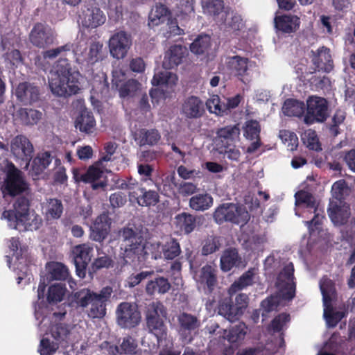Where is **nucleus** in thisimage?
Listing matches in <instances>:
<instances>
[{
    "label": "nucleus",
    "mask_w": 355,
    "mask_h": 355,
    "mask_svg": "<svg viewBox=\"0 0 355 355\" xmlns=\"http://www.w3.org/2000/svg\"><path fill=\"white\" fill-rule=\"evenodd\" d=\"M213 205V198L208 193H199L190 198L189 206L196 211H205Z\"/></svg>",
    "instance_id": "42"
},
{
    "label": "nucleus",
    "mask_w": 355,
    "mask_h": 355,
    "mask_svg": "<svg viewBox=\"0 0 355 355\" xmlns=\"http://www.w3.org/2000/svg\"><path fill=\"white\" fill-rule=\"evenodd\" d=\"M223 337L230 343H236L243 340L247 334V326L240 322L228 331L223 330Z\"/></svg>",
    "instance_id": "44"
},
{
    "label": "nucleus",
    "mask_w": 355,
    "mask_h": 355,
    "mask_svg": "<svg viewBox=\"0 0 355 355\" xmlns=\"http://www.w3.org/2000/svg\"><path fill=\"white\" fill-rule=\"evenodd\" d=\"M328 213L331 221L335 225H342L347 220L350 216L349 207L343 201L334 202L332 200L329 203Z\"/></svg>",
    "instance_id": "25"
},
{
    "label": "nucleus",
    "mask_w": 355,
    "mask_h": 355,
    "mask_svg": "<svg viewBox=\"0 0 355 355\" xmlns=\"http://www.w3.org/2000/svg\"><path fill=\"white\" fill-rule=\"evenodd\" d=\"M169 12L163 5H157L149 14L148 25L150 27L158 26L169 19Z\"/></svg>",
    "instance_id": "41"
},
{
    "label": "nucleus",
    "mask_w": 355,
    "mask_h": 355,
    "mask_svg": "<svg viewBox=\"0 0 355 355\" xmlns=\"http://www.w3.org/2000/svg\"><path fill=\"white\" fill-rule=\"evenodd\" d=\"M216 142L220 147L233 145L239 139L240 128L238 125H229L221 128L216 132Z\"/></svg>",
    "instance_id": "27"
},
{
    "label": "nucleus",
    "mask_w": 355,
    "mask_h": 355,
    "mask_svg": "<svg viewBox=\"0 0 355 355\" xmlns=\"http://www.w3.org/2000/svg\"><path fill=\"white\" fill-rule=\"evenodd\" d=\"M311 53L313 62L318 70L329 72L333 69V60L329 49L322 46Z\"/></svg>",
    "instance_id": "28"
},
{
    "label": "nucleus",
    "mask_w": 355,
    "mask_h": 355,
    "mask_svg": "<svg viewBox=\"0 0 355 355\" xmlns=\"http://www.w3.org/2000/svg\"><path fill=\"white\" fill-rule=\"evenodd\" d=\"M211 46V38L207 35H199L190 45L191 51L196 55L206 53Z\"/></svg>",
    "instance_id": "57"
},
{
    "label": "nucleus",
    "mask_w": 355,
    "mask_h": 355,
    "mask_svg": "<svg viewBox=\"0 0 355 355\" xmlns=\"http://www.w3.org/2000/svg\"><path fill=\"white\" fill-rule=\"evenodd\" d=\"M204 220L202 216H195L189 213L183 212L178 214L174 218V223L178 229L185 234H190Z\"/></svg>",
    "instance_id": "24"
},
{
    "label": "nucleus",
    "mask_w": 355,
    "mask_h": 355,
    "mask_svg": "<svg viewBox=\"0 0 355 355\" xmlns=\"http://www.w3.org/2000/svg\"><path fill=\"white\" fill-rule=\"evenodd\" d=\"M94 249L89 244L76 245L72 250L77 275L83 278L85 276V269L93 256Z\"/></svg>",
    "instance_id": "17"
},
{
    "label": "nucleus",
    "mask_w": 355,
    "mask_h": 355,
    "mask_svg": "<svg viewBox=\"0 0 355 355\" xmlns=\"http://www.w3.org/2000/svg\"><path fill=\"white\" fill-rule=\"evenodd\" d=\"M42 116V113L40 111L19 108L13 114V121L15 123L32 125L37 123Z\"/></svg>",
    "instance_id": "32"
},
{
    "label": "nucleus",
    "mask_w": 355,
    "mask_h": 355,
    "mask_svg": "<svg viewBox=\"0 0 355 355\" xmlns=\"http://www.w3.org/2000/svg\"><path fill=\"white\" fill-rule=\"evenodd\" d=\"M130 200L135 198L140 206H154L159 202V195L155 191H146L144 188L139 187L137 191H130Z\"/></svg>",
    "instance_id": "34"
},
{
    "label": "nucleus",
    "mask_w": 355,
    "mask_h": 355,
    "mask_svg": "<svg viewBox=\"0 0 355 355\" xmlns=\"http://www.w3.org/2000/svg\"><path fill=\"white\" fill-rule=\"evenodd\" d=\"M178 80L176 74L166 70L155 73L151 81L152 84L160 88L150 90V95L153 103L158 104L160 98H164L166 94L173 92Z\"/></svg>",
    "instance_id": "10"
},
{
    "label": "nucleus",
    "mask_w": 355,
    "mask_h": 355,
    "mask_svg": "<svg viewBox=\"0 0 355 355\" xmlns=\"http://www.w3.org/2000/svg\"><path fill=\"white\" fill-rule=\"evenodd\" d=\"M47 311V306L46 304L37 302L35 304V315L37 320L41 319L38 324L39 329L41 332H44L42 336L37 352L40 355H53L59 349L60 344L50 338V334L47 331L48 325L49 324V318L44 315Z\"/></svg>",
    "instance_id": "6"
},
{
    "label": "nucleus",
    "mask_w": 355,
    "mask_h": 355,
    "mask_svg": "<svg viewBox=\"0 0 355 355\" xmlns=\"http://www.w3.org/2000/svg\"><path fill=\"white\" fill-rule=\"evenodd\" d=\"M203 13L213 18L218 25L225 21L230 14V8L225 7L222 0H209L202 2Z\"/></svg>",
    "instance_id": "19"
},
{
    "label": "nucleus",
    "mask_w": 355,
    "mask_h": 355,
    "mask_svg": "<svg viewBox=\"0 0 355 355\" xmlns=\"http://www.w3.org/2000/svg\"><path fill=\"white\" fill-rule=\"evenodd\" d=\"M279 137L287 147L288 150L293 151L297 148L298 146V138L295 133L283 130L279 132Z\"/></svg>",
    "instance_id": "62"
},
{
    "label": "nucleus",
    "mask_w": 355,
    "mask_h": 355,
    "mask_svg": "<svg viewBox=\"0 0 355 355\" xmlns=\"http://www.w3.org/2000/svg\"><path fill=\"white\" fill-rule=\"evenodd\" d=\"M0 169L6 173V178L1 187L4 197L6 195L14 196L28 189V184L21 172L12 163L3 159L2 163H0Z\"/></svg>",
    "instance_id": "7"
},
{
    "label": "nucleus",
    "mask_w": 355,
    "mask_h": 355,
    "mask_svg": "<svg viewBox=\"0 0 355 355\" xmlns=\"http://www.w3.org/2000/svg\"><path fill=\"white\" fill-rule=\"evenodd\" d=\"M96 293L87 288H83L74 293L73 297L75 303L80 307H86L97 297Z\"/></svg>",
    "instance_id": "55"
},
{
    "label": "nucleus",
    "mask_w": 355,
    "mask_h": 355,
    "mask_svg": "<svg viewBox=\"0 0 355 355\" xmlns=\"http://www.w3.org/2000/svg\"><path fill=\"white\" fill-rule=\"evenodd\" d=\"M238 258V253L235 249L225 250L220 257L221 270L225 272L230 270L236 266Z\"/></svg>",
    "instance_id": "58"
},
{
    "label": "nucleus",
    "mask_w": 355,
    "mask_h": 355,
    "mask_svg": "<svg viewBox=\"0 0 355 355\" xmlns=\"http://www.w3.org/2000/svg\"><path fill=\"white\" fill-rule=\"evenodd\" d=\"M307 112L304 121L307 124L323 122L327 117V102L322 97L313 96L306 101Z\"/></svg>",
    "instance_id": "13"
},
{
    "label": "nucleus",
    "mask_w": 355,
    "mask_h": 355,
    "mask_svg": "<svg viewBox=\"0 0 355 355\" xmlns=\"http://www.w3.org/2000/svg\"><path fill=\"white\" fill-rule=\"evenodd\" d=\"M46 270L49 278L52 280H64L69 275L68 269L58 262H51L46 265Z\"/></svg>",
    "instance_id": "47"
},
{
    "label": "nucleus",
    "mask_w": 355,
    "mask_h": 355,
    "mask_svg": "<svg viewBox=\"0 0 355 355\" xmlns=\"http://www.w3.org/2000/svg\"><path fill=\"white\" fill-rule=\"evenodd\" d=\"M207 107L211 113L218 116H223L227 114V108L225 106V101H221L217 95H212L207 100Z\"/></svg>",
    "instance_id": "59"
},
{
    "label": "nucleus",
    "mask_w": 355,
    "mask_h": 355,
    "mask_svg": "<svg viewBox=\"0 0 355 355\" xmlns=\"http://www.w3.org/2000/svg\"><path fill=\"white\" fill-rule=\"evenodd\" d=\"M112 292L110 287L103 288L98 294L97 297L90 304L88 315L92 318H101L106 313L105 302L109 299Z\"/></svg>",
    "instance_id": "23"
},
{
    "label": "nucleus",
    "mask_w": 355,
    "mask_h": 355,
    "mask_svg": "<svg viewBox=\"0 0 355 355\" xmlns=\"http://www.w3.org/2000/svg\"><path fill=\"white\" fill-rule=\"evenodd\" d=\"M79 18L83 26L91 28L103 25L106 20L103 12L96 6L87 7L83 10Z\"/></svg>",
    "instance_id": "20"
},
{
    "label": "nucleus",
    "mask_w": 355,
    "mask_h": 355,
    "mask_svg": "<svg viewBox=\"0 0 355 355\" xmlns=\"http://www.w3.org/2000/svg\"><path fill=\"white\" fill-rule=\"evenodd\" d=\"M255 275L254 269H251L244 273L237 281L232 284L228 290V293L232 295L238 291L251 285Z\"/></svg>",
    "instance_id": "54"
},
{
    "label": "nucleus",
    "mask_w": 355,
    "mask_h": 355,
    "mask_svg": "<svg viewBox=\"0 0 355 355\" xmlns=\"http://www.w3.org/2000/svg\"><path fill=\"white\" fill-rule=\"evenodd\" d=\"M237 211V205L232 203H225L218 207L214 213V218L215 221L221 224L224 222L235 220L234 214Z\"/></svg>",
    "instance_id": "38"
},
{
    "label": "nucleus",
    "mask_w": 355,
    "mask_h": 355,
    "mask_svg": "<svg viewBox=\"0 0 355 355\" xmlns=\"http://www.w3.org/2000/svg\"><path fill=\"white\" fill-rule=\"evenodd\" d=\"M131 46V36L123 31L114 33L108 42L110 53L111 56L116 60L125 58Z\"/></svg>",
    "instance_id": "14"
},
{
    "label": "nucleus",
    "mask_w": 355,
    "mask_h": 355,
    "mask_svg": "<svg viewBox=\"0 0 355 355\" xmlns=\"http://www.w3.org/2000/svg\"><path fill=\"white\" fill-rule=\"evenodd\" d=\"M124 8L119 0H110L107 14L110 18L114 21L121 19L123 17Z\"/></svg>",
    "instance_id": "64"
},
{
    "label": "nucleus",
    "mask_w": 355,
    "mask_h": 355,
    "mask_svg": "<svg viewBox=\"0 0 355 355\" xmlns=\"http://www.w3.org/2000/svg\"><path fill=\"white\" fill-rule=\"evenodd\" d=\"M17 98L25 104H31L37 101L39 98V90L37 87L27 83H20L16 90Z\"/></svg>",
    "instance_id": "35"
},
{
    "label": "nucleus",
    "mask_w": 355,
    "mask_h": 355,
    "mask_svg": "<svg viewBox=\"0 0 355 355\" xmlns=\"http://www.w3.org/2000/svg\"><path fill=\"white\" fill-rule=\"evenodd\" d=\"M6 66L9 69L18 67L22 63L21 55L18 50L12 49L4 55Z\"/></svg>",
    "instance_id": "63"
},
{
    "label": "nucleus",
    "mask_w": 355,
    "mask_h": 355,
    "mask_svg": "<svg viewBox=\"0 0 355 355\" xmlns=\"http://www.w3.org/2000/svg\"><path fill=\"white\" fill-rule=\"evenodd\" d=\"M119 324L125 328L137 326L141 320V314L137 306L134 303H121L116 311Z\"/></svg>",
    "instance_id": "15"
},
{
    "label": "nucleus",
    "mask_w": 355,
    "mask_h": 355,
    "mask_svg": "<svg viewBox=\"0 0 355 355\" xmlns=\"http://www.w3.org/2000/svg\"><path fill=\"white\" fill-rule=\"evenodd\" d=\"M42 213L47 220L60 218L63 212V206L60 200L51 198L42 204Z\"/></svg>",
    "instance_id": "37"
},
{
    "label": "nucleus",
    "mask_w": 355,
    "mask_h": 355,
    "mask_svg": "<svg viewBox=\"0 0 355 355\" xmlns=\"http://www.w3.org/2000/svg\"><path fill=\"white\" fill-rule=\"evenodd\" d=\"M121 98H130L135 96L141 89V84L136 80L130 79L118 89Z\"/></svg>",
    "instance_id": "56"
},
{
    "label": "nucleus",
    "mask_w": 355,
    "mask_h": 355,
    "mask_svg": "<svg viewBox=\"0 0 355 355\" xmlns=\"http://www.w3.org/2000/svg\"><path fill=\"white\" fill-rule=\"evenodd\" d=\"M137 347L138 344L134 338L125 337L123 338L119 348L116 346H110L109 353L112 354H116V353L134 354L137 353Z\"/></svg>",
    "instance_id": "46"
},
{
    "label": "nucleus",
    "mask_w": 355,
    "mask_h": 355,
    "mask_svg": "<svg viewBox=\"0 0 355 355\" xmlns=\"http://www.w3.org/2000/svg\"><path fill=\"white\" fill-rule=\"evenodd\" d=\"M178 321L180 327V331H191L198 328L200 326V321L198 318L189 313H182L178 317ZM182 334V340L184 343H190L192 340V337L190 334L186 336H183Z\"/></svg>",
    "instance_id": "33"
},
{
    "label": "nucleus",
    "mask_w": 355,
    "mask_h": 355,
    "mask_svg": "<svg viewBox=\"0 0 355 355\" xmlns=\"http://www.w3.org/2000/svg\"><path fill=\"white\" fill-rule=\"evenodd\" d=\"M30 40L33 45L44 48L53 42V33L49 27L37 24L31 32Z\"/></svg>",
    "instance_id": "21"
},
{
    "label": "nucleus",
    "mask_w": 355,
    "mask_h": 355,
    "mask_svg": "<svg viewBox=\"0 0 355 355\" xmlns=\"http://www.w3.org/2000/svg\"><path fill=\"white\" fill-rule=\"evenodd\" d=\"M283 113L289 116H301L304 112V105L297 100L288 99L282 107Z\"/></svg>",
    "instance_id": "53"
},
{
    "label": "nucleus",
    "mask_w": 355,
    "mask_h": 355,
    "mask_svg": "<svg viewBox=\"0 0 355 355\" xmlns=\"http://www.w3.org/2000/svg\"><path fill=\"white\" fill-rule=\"evenodd\" d=\"M47 331L50 334V338L58 341L60 345L67 338L69 334L68 327L62 323H56L51 325L49 322Z\"/></svg>",
    "instance_id": "49"
},
{
    "label": "nucleus",
    "mask_w": 355,
    "mask_h": 355,
    "mask_svg": "<svg viewBox=\"0 0 355 355\" xmlns=\"http://www.w3.org/2000/svg\"><path fill=\"white\" fill-rule=\"evenodd\" d=\"M194 279L199 287L207 288L211 292L214 288L217 282L216 269L210 265H205L196 272Z\"/></svg>",
    "instance_id": "22"
},
{
    "label": "nucleus",
    "mask_w": 355,
    "mask_h": 355,
    "mask_svg": "<svg viewBox=\"0 0 355 355\" xmlns=\"http://www.w3.org/2000/svg\"><path fill=\"white\" fill-rule=\"evenodd\" d=\"M67 294L68 290L64 284L55 283L49 287L46 299L50 304H57L64 300Z\"/></svg>",
    "instance_id": "40"
},
{
    "label": "nucleus",
    "mask_w": 355,
    "mask_h": 355,
    "mask_svg": "<svg viewBox=\"0 0 355 355\" xmlns=\"http://www.w3.org/2000/svg\"><path fill=\"white\" fill-rule=\"evenodd\" d=\"M76 128L85 133H92L95 130L96 121L92 114L87 110H83L77 117Z\"/></svg>",
    "instance_id": "39"
},
{
    "label": "nucleus",
    "mask_w": 355,
    "mask_h": 355,
    "mask_svg": "<svg viewBox=\"0 0 355 355\" xmlns=\"http://www.w3.org/2000/svg\"><path fill=\"white\" fill-rule=\"evenodd\" d=\"M171 288V284L168 279L164 277H158L154 280L149 281L146 286V292L148 295H154L156 293L164 294Z\"/></svg>",
    "instance_id": "43"
},
{
    "label": "nucleus",
    "mask_w": 355,
    "mask_h": 355,
    "mask_svg": "<svg viewBox=\"0 0 355 355\" xmlns=\"http://www.w3.org/2000/svg\"><path fill=\"white\" fill-rule=\"evenodd\" d=\"M10 150L14 156L26 162V166L33 157V146L27 137L23 135L15 137L10 141Z\"/></svg>",
    "instance_id": "18"
},
{
    "label": "nucleus",
    "mask_w": 355,
    "mask_h": 355,
    "mask_svg": "<svg viewBox=\"0 0 355 355\" xmlns=\"http://www.w3.org/2000/svg\"><path fill=\"white\" fill-rule=\"evenodd\" d=\"M219 25L223 26L227 31L235 32L244 27V22L241 15L230 10V14L225 17V21L220 23Z\"/></svg>",
    "instance_id": "50"
},
{
    "label": "nucleus",
    "mask_w": 355,
    "mask_h": 355,
    "mask_svg": "<svg viewBox=\"0 0 355 355\" xmlns=\"http://www.w3.org/2000/svg\"><path fill=\"white\" fill-rule=\"evenodd\" d=\"M203 112V103L196 96L187 98L182 105L181 112L189 119L198 118L202 116Z\"/></svg>",
    "instance_id": "30"
},
{
    "label": "nucleus",
    "mask_w": 355,
    "mask_h": 355,
    "mask_svg": "<svg viewBox=\"0 0 355 355\" xmlns=\"http://www.w3.org/2000/svg\"><path fill=\"white\" fill-rule=\"evenodd\" d=\"M51 161L52 158L49 153L44 152L39 154L32 163L33 175H40L49 166Z\"/></svg>",
    "instance_id": "51"
},
{
    "label": "nucleus",
    "mask_w": 355,
    "mask_h": 355,
    "mask_svg": "<svg viewBox=\"0 0 355 355\" xmlns=\"http://www.w3.org/2000/svg\"><path fill=\"white\" fill-rule=\"evenodd\" d=\"M166 317V308L160 302H153L146 306V320L147 327L157 339L166 337V327L164 324V320Z\"/></svg>",
    "instance_id": "8"
},
{
    "label": "nucleus",
    "mask_w": 355,
    "mask_h": 355,
    "mask_svg": "<svg viewBox=\"0 0 355 355\" xmlns=\"http://www.w3.org/2000/svg\"><path fill=\"white\" fill-rule=\"evenodd\" d=\"M187 53V49L181 45L171 46L165 53L163 67L165 69H173L180 64Z\"/></svg>",
    "instance_id": "29"
},
{
    "label": "nucleus",
    "mask_w": 355,
    "mask_h": 355,
    "mask_svg": "<svg viewBox=\"0 0 355 355\" xmlns=\"http://www.w3.org/2000/svg\"><path fill=\"white\" fill-rule=\"evenodd\" d=\"M1 219L6 220L10 228L19 231L37 230L42 225V218L30 210L28 200L24 198H19L12 209L4 211Z\"/></svg>",
    "instance_id": "4"
},
{
    "label": "nucleus",
    "mask_w": 355,
    "mask_h": 355,
    "mask_svg": "<svg viewBox=\"0 0 355 355\" xmlns=\"http://www.w3.org/2000/svg\"><path fill=\"white\" fill-rule=\"evenodd\" d=\"M320 288L322 295L324 305V317L329 327H335L344 317V313L334 311L331 306V301L335 296V288L332 281L328 278H322L320 282Z\"/></svg>",
    "instance_id": "9"
},
{
    "label": "nucleus",
    "mask_w": 355,
    "mask_h": 355,
    "mask_svg": "<svg viewBox=\"0 0 355 355\" xmlns=\"http://www.w3.org/2000/svg\"><path fill=\"white\" fill-rule=\"evenodd\" d=\"M349 188L344 180H340L336 182L331 187V193L336 202L343 201V200L349 194Z\"/></svg>",
    "instance_id": "60"
},
{
    "label": "nucleus",
    "mask_w": 355,
    "mask_h": 355,
    "mask_svg": "<svg viewBox=\"0 0 355 355\" xmlns=\"http://www.w3.org/2000/svg\"><path fill=\"white\" fill-rule=\"evenodd\" d=\"M107 166V164H103L102 162L100 161L96 162L94 165L90 166L86 171L85 182L93 183L92 188L94 189H97L100 187H104L106 185L105 182L101 181L98 183H94V182L103 178L105 172L111 171V169L107 170L105 168Z\"/></svg>",
    "instance_id": "31"
},
{
    "label": "nucleus",
    "mask_w": 355,
    "mask_h": 355,
    "mask_svg": "<svg viewBox=\"0 0 355 355\" xmlns=\"http://www.w3.org/2000/svg\"><path fill=\"white\" fill-rule=\"evenodd\" d=\"M111 220L106 214L98 216L91 226V236L96 241H102L108 235Z\"/></svg>",
    "instance_id": "26"
},
{
    "label": "nucleus",
    "mask_w": 355,
    "mask_h": 355,
    "mask_svg": "<svg viewBox=\"0 0 355 355\" xmlns=\"http://www.w3.org/2000/svg\"><path fill=\"white\" fill-rule=\"evenodd\" d=\"M300 18L295 15H280L275 18V28L284 33L295 32L300 26Z\"/></svg>",
    "instance_id": "36"
},
{
    "label": "nucleus",
    "mask_w": 355,
    "mask_h": 355,
    "mask_svg": "<svg viewBox=\"0 0 355 355\" xmlns=\"http://www.w3.org/2000/svg\"><path fill=\"white\" fill-rule=\"evenodd\" d=\"M295 215L304 216V213L314 214V217L311 221L305 222L310 234L315 236L316 232L320 230V225L323 218L319 213H317V202L314 197L307 191H300L295 195Z\"/></svg>",
    "instance_id": "5"
},
{
    "label": "nucleus",
    "mask_w": 355,
    "mask_h": 355,
    "mask_svg": "<svg viewBox=\"0 0 355 355\" xmlns=\"http://www.w3.org/2000/svg\"><path fill=\"white\" fill-rule=\"evenodd\" d=\"M225 64L227 69L243 83H247L250 81L251 72L255 67L254 62L249 60L247 58L240 55L226 58Z\"/></svg>",
    "instance_id": "11"
},
{
    "label": "nucleus",
    "mask_w": 355,
    "mask_h": 355,
    "mask_svg": "<svg viewBox=\"0 0 355 355\" xmlns=\"http://www.w3.org/2000/svg\"><path fill=\"white\" fill-rule=\"evenodd\" d=\"M157 343L161 347L159 355H180V351L174 347L172 340L167 336L157 339Z\"/></svg>",
    "instance_id": "61"
},
{
    "label": "nucleus",
    "mask_w": 355,
    "mask_h": 355,
    "mask_svg": "<svg viewBox=\"0 0 355 355\" xmlns=\"http://www.w3.org/2000/svg\"><path fill=\"white\" fill-rule=\"evenodd\" d=\"M60 60L50 71L49 85L51 92L58 96H71L80 89L79 72L72 71L68 58Z\"/></svg>",
    "instance_id": "3"
},
{
    "label": "nucleus",
    "mask_w": 355,
    "mask_h": 355,
    "mask_svg": "<svg viewBox=\"0 0 355 355\" xmlns=\"http://www.w3.org/2000/svg\"><path fill=\"white\" fill-rule=\"evenodd\" d=\"M293 272V265L292 263H289L285 266L277 278V287L279 291V295L284 300H289L294 296Z\"/></svg>",
    "instance_id": "16"
},
{
    "label": "nucleus",
    "mask_w": 355,
    "mask_h": 355,
    "mask_svg": "<svg viewBox=\"0 0 355 355\" xmlns=\"http://www.w3.org/2000/svg\"><path fill=\"white\" fill-rule=\"evenodd\" d=\"M162 255L166 259H173L180 253V247L176 240L166 238L162 240Z\"/></svg>",
    "instance_id": "52"
},
{
    "label": "nucleus",
    "mask_w": 355,
    "mask_h": 355,
    "mask_svg": "<svg viewBox=\"0 0 355 355\" xmlns=\"http://www.w3.org/2000/svg\"><path fill=\"white\" fill-rule=\"evenodd\" d=\"M121 250L124 251V259L142 261L148 256L153 259L162 257V241L143 243L141 234L132 227L124 228L121 233Z\"/></svg>",
    "instance_id": "2"
},
{
    "label": "nucleus",
    "mask_w": 355,
    "mask_h": 355,
    "mask_svg": "<svg viewBox=\"0 0 355 355\" xmlns=\"http://www.w3.org/2000/svg\"><path fill=\"white\" fill-rule=\"evenodd\" d=\"M160 139L159 132L155 130L142 129L135 134V139L140 146L154 145Z\"/></svg>",
    "instance_id": "48"
},
{
    "label": "nucleus",
    "mask_w": 355,
    "mask_h": 355,
    "mask_svg": "<svg viewBox=\"0 0 355 355\" xmlns=\"http://www.w3.org/2000/svg\"><path fill=\"white\" fill-rule=\"evenodd\" d=\"M248 304V297L245 294H239L236 297L235 306L232 304L230 297L219 302L218 313L230 322L237 320L243 315Z\"/></svg>",
    "instance_id": "12"
},
{
    "label": "nucleus",
    "mask_w": 355,
    "mask_h": 355,
    "mask_svg": "<svg viewBox=\"0 0 355 355\" xmlns=\"http://www.w3.org/2000/svg\"><path fill=\"white\" fill-rule=\"evenodd\" d=\"M92 85V96L91 100L92 103L96 98L99 95L103 94L107 92L108 89V83L107 81L106 76L104 73H101L95 76L91 83Z\"/></svg>",
    "instance_id": "45"
},
{
    "label": "nucleus",
    "mask_w": 355,
    "mask_h": 355,
    "mask_svg": "<svg viewBox=\"0 0 355 355\" xmlns=\"http://www.w3.org/2000/svg\"><path fill=\"white\" fill-rule=\"evenodd\" d=\"M85 49V44L83 42L77 44L68 43L44 51L42 56L37 58L35 64L44 67V60L53 59L56 57L75 58L77 62L83 63L85 62L87 64H93L103 60L102 44L99 42L92 43L88 51L83 53V51Z\"/></svg>",
    "instance_id": "1"
}]
</instances>
